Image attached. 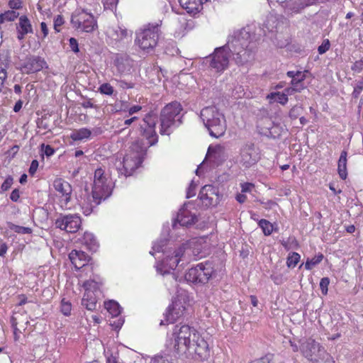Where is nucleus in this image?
I'll return each instance as SVG.
<instances>
[{"mask_svg": "<svg viewBox=\"0 0 363 363\" xmlns=\"http://www.w3.org/2000/svg\"><path fill=\"white\" fill-rule=\"evenodd\" d=\"M352 70L355 72H360L363 70V59L356 61L352 66Z\"/></svg>", "mask_w": 363, "mask_h": 363, "instance_id": "5fc2aeb1", "label": "nucleus"}, {"mask_svg": "<svg viewBox=\"0 0 363 363\" xmlns=\"http://www.w3.org/2000/svg\"><path fill=\"white\" fill-rule=\"evenodd\" d=\"M116 65L120 73H125L130 70V63L128 58L120 57L116 60Z\"/></svg>", "mask_w": 363, "mask_h": 363, "instance_id": "2f4dec72", "label": "nucleus"}, {"mask_svg": "<svg viewBox=\"0 0 363 363\" xmlns=\"http://www.w3.org/2000/svg\"><path fill=\"white\" fill-rule=\"evenodd\" d=\"M330 46V43L328 39H325L323 41L322 44L318 47V51L319 54L323 55L326 52Z\"/></svg>", "mask_w": 363, "mask_h": 363, "instance_id": "c03bdc74", "label": "nucleus"}, {"mask_svg": "<svg viewBox=\"0 0 363 363\" xmlns=\"http://www.w3.org/2000/svg\"><path fill=\"white\" fill-rule=\"evenodd\" d=\"M323 259V255L320 253L311 259H308L305 262V268L308 270L312 269L315 266L318 264Z\"/></svg>", "mask_w": 363, "mask_h": 363, "instance_id": "f704fd0d", "label": "nucleus"}, {"mask_svg": "<svg viewBox=\"0 0 363 363\" xmlns=\"http://www.w3.org/2000/svg\"><path fill=\"white\" fill-rule=\"evenodd\" d=\"M166 240H161L154 243L152 250L155 252H159L162 250L163 247L166 245Z\"/></svg>", "mask_w": 363, "mask_h": 363, "instance_id": "603ef678", "label": "nucleus"}, {"mask_svg": "<svg viewBox=\"0 0 363 363\" xmlns=\"http://www.w3.org/2000/svg\"><path fill=\"white\" fill-rule=\"evenodd\" d=\"M257 128L261 135L267 137L276 138L280 135L279 125H275L269 118L261 119L258 122Z\"/></svg>", "mask_w": 363, "mask_h": 363, "instance_id": "a211bd4d", "label": "nucleus"}, {"mask_svg": "<svg viewBox=\"0 0 363 363\" xmlns=\"http://www.w3.org/2000/svg\"><path fill=\"white\" fill-rule=\"evenodd\" d=\"M330 284V280L328 277H324L321 279L320 281V288L321 289L322 293L325 295L328 293V287Z\"/></svg>", "mask_w": 363, "mask_h": 363, "instance_id": "a18cd8bd", "label": "nucleus"}, {"mask_svg": "<svg viewBox=\"0 0 363 363\" xmlns=\"http://www.w3.org/2000/svg\"><path fill=\"white\" fill-rule=\"evenodd\" d=\"M106 356V363H117L116 356L113 355L112 353H109V350L105 351Z\"/></svg>", "mask_w": 363, "mask_h": 363, "instance_id": "e2e57ef3", "label": "nucleus"}, {"mask_svg": "<svg viewBox=\"0 0 363 363\" xmlns=\"http://www.w3.org/2000/svg\"><path fill=\"white\" fill-rule=\"evenodd\" d=\"M141 109H142L141 106H138V105L133 106L128 109V113H129V115H133V114L140 111Z\"/></svg>", "mask_w": 363, "mask_h": 363, "instance_id": "774afa93", "label": "nucleus"}, {"mask_svg": "<svg viewBox=\"0 0 363 363\" xmlns=\"http://www.w3.org/2000/svg\"><path fill=\"white\" fill-rule=\"evenodd\" d=\"M72 264L77 269L85 267L89 259V255L82 250H73L69 255Z\"/></svg>", "mask_w": 363, "mask_h": 363, "instance_id": "5701e85b", "label": "nucleus"}, {"mask_svg": "<svg viewBox=\"0 0 363 363\" xmlns=\"http://www.w3.org/2000/svg\"><path fill=\"white\" fill-rule=\"evenodd\" d=\"M7 77V73L6 71V68L0 65V91L4 84V82Z\"/></svg>", "mask_w": 363, "mask_h": 363, "instance_id": "6e6d98bb", "label": "nucleus"}, {"mask_svg": "<svg viewBox=\"0 0 363 363\" xmlns=\"http://www.w3.org/2000/svg\"><path fill=\"white\" fill-rule=\"evenodd\" d=\"M347 152L345 150L342 151L338 163H337V172L340 177L342 179H345L347 176Z\"/></svg>", "mask_w": 363, "mask_h": 363, "instance_id": "cd10ccee", "label": "nucleus"}, {"mask_svg": "<svg viewBox=\"0 0 363 363\" xmlns=\"http://www.w3.org/2000/svg\"><path fill=\"white\" fill-rule=\"evenodd\" d=\"M259 226L262 228L265 235H269L274 230L273 225L265 219H261L259 221Z\"/></svg>", "mask_w": 363, "mask_h": 363, "instance_id": "c9c22d12", "label": "nucleus"}, {"mask_svg": "<svg viewBox=\"0 0 363 363\" xmlns=\"http://www.w3.org/2000/svg\"><path fill=\"white\" fill-rule=\"evenodd\" d=\"M82 244L86 247L90 251L96 252L99 247L98 241L95 236L91 233L86 232L84 233L82 240Z\"/></svg>", "mask_w": 363, "mask_h": 363, "instance_id": "a878e982", "label": "nucleus"}, {"mask_svg": "<svg viewBox=\"0 0 363 363\" xmlns=\"http://www.w3.org/2000/svg\"><path fill=\"white\" fill-rule=\"evenodd\" d=\"M84 294L82 304L89 311L96 309L97 303V294L99 293V284L94 280H88L83 283Z\"/></svg>", "mask_w": 363, "mask_h": 363, "instance_id": "ddd939ff", "label": "nucleus"}, {"mask_svg": "<svg viewBox=\"0 0 363 363\" xmlns=\"http://www.w3.org/2000/svg\"><path fill=\"white\" fill-rule=\"evenodd\" d=\"M283 92L288 97L289 95H292L295 92H301V91H299L298 88L296 87V86H293L292 85H291V86L286 88Z\"/></svg>", "mask_w": 363, "mask_h": 363, "instance_id": "052dcab7", "label": "nucleus"}, {"mask_svg": "<svg viewBox=\"0 0 363 363\" xmlns=\"http://www.w3.org/2000/svg\"><path fill=\"white\" fill-rule=\"evenodd\" d=\"M118 0H102L105 9L113 11L116 9Z\"/></svg>", "mask_w": 363, "mask_h": 363, "instance_id": "37998d69", "label": "nucleus"}, {"mask_svg": "<svg viewBox=\"0 0 363 363\" xmlns=\"http://www.w3.org/2000/svg\"><path fill=\"white\" fill-rule=\"evenodd\" d=\"M56 228L67 233L77 232L82 225V219L78 214L60 215L55 222Z\"/></svg>", "mask_w": 363, "mask_h": 363, "instance_id": "4468645a", "label": "nucleus"}, {"mask_svg": "<svg viewBox=\"0 0 363 363\" xmlns=\"http://www.w3.org/2000/svg\"><path fill=\"white\" fill-rule=\"evenodd\" d=\"M15 233L19 234H30L32 233V229L28 227H23L16 225H13L11 228Z\"/></svg>", "mask_w": 363, "mask_h": 363, "instance_id": "a19ab883", "label": "nucleus"}, {"mask_svg": "<svg viewBox=\"0 0 363 363\" xmlns=\"http://www.w3.org/2000/svg\"><path fill=\"white\" fill-rule=\"evenodd\" d=\"M151 363H172L163 356H156L151 360Z\"/></svg>", "mask_w": 363, "mask_h": 363, "instance_id": "bf43d9fd", "label": "nucleus"}, {"mask_svg": "<svg viewBox=\"0 0 363 363\" xmlns=\"http://www.w3.org/2000/svg\"><path fill=\"white\" fill-rule=\"evenodd\" d=\"M19 198H20L19 190L17 189H15L14 190L12 191V192L10 195V199L11 201L16 202L18 201Z\"/></svg>", "mask_w": 363, "mask_h": 363, "instance_id": "69168bd1", "label": "nucleus"}, {"mask_svg": "<svg viewBox=\"0 0 363 363\" xmlns=\"http://www.w3.org/2000/svg\"><path fill=\"white\" fill-rule=\"evenodd\" d=\"M186 292L184 291L179 292L165 313V320L167 324L174 323L184 315L186 308Z\"/></svg>", "mask_w": 363, "mask_h": 363, "instance_id": "9b49d317", "label": "nucleus"}, {"mask_svg": "<svg viewBox=\"0 0 363 363\" xmlns=\"http://www.w3.org/2000/svg\"><path fill=\"white\" fill-rule=\"evenodd\" d=\"M38 167V162L36 160L32 161L30 168L28 169V172L31 176H33Z\"/></svg>", "mask_w": 363, "mask_h": 363, "instance_id": "13d9d810", "label": "nucleus"}, {"mask_svg": "<svg viewBox=\"0 0 363 363\" xmlns=\"http://www.w3.org/2000/svg\"><path fill=\"white\" fill-rule=\"evenodd\" d=\"M69 45L73 52H77L79 51L78 43L75 38H71L69 39Z\"/></svg>", "mask_w": 363, "mask_h": 363, "instance_id": "0e129e2a", "label": "nucleus"}, {"mask_svg": "<svg viewBox=\"0 0 363 363\" xmlns=\"http://www.w3.org/2000/svg\"><path fill=\"white\" fill-rule=\"evenodd\" d=\"M12 184H13V178L11 177H8L4 182V183L1 184V191H7L9 189L11 188Z\"/></svg>", "mask_w": 363, "mask_h": 363, "instance_id": "864d4df0", "label": "nucleus"}, {"mask_svg": "<svg viewBox=\"0 0 363 363\" xmlns=\"http://www.w3.org/2000/svg\"><path fill=\"white\" fill-rule=\"evenodd\" d=\"M254 185L251 183H244L241 184L242 193L250 192L254 189Z\"/></svg>", "mask_w": 363, "mask_h": 363, "instance_id": "680f3d73", "label": "nucleus"}, {"mask_svg": "<svg viewBox=\"0 0 363 363\" xmlns=\"http://www.w3.org/2000/svg\"><path fill=\"white\" fill-rule=\"evenodd\" d=\"M9 6L13 11L18 10L22 8L23 2L21 0H9Z\"/></svg>", "mask_w": 363, "mask_h": 363, "instance_id": "de8ad7c7", "label": "nucleus"}, {"mask_svg": "<svg viewBox=\"0 0 363 363\" xmlns=\"http://www.w3.org/2000/svg\"><path fill=\"white\" fill-rule=\"evenodd\" d=\"M16 29L17 30L23 31V33H33L32 25L26 16H21L19 17Z\"/></svg>", "mask_w": 363, "mask_h": 363, "instance_id": "7c9ffc66", "label": "nucleus"}, {"mask_svg": "<svg viewBox=\"0 0 363 363\" xmlns=\"http://www.w3.org/2000/svg\"><path fill=\"white\" fill-rule=\"evenodd\" d=\"M306 78V75L304 72L298 71V75L291 81V85L293 86H296V88L299 89V91H301L305 89V86L303 84V81Z\"/></svg>", "mask_w": 363, "mask_h": 363, "instance_id": "72a5a7b5", "label": "nucleus"}, {"mask_svg": "<svg viewBox=\"0 0 363 363\" xmlns=\"http://www.w3.org/2000/svg\"><path fill=\"white\" fill-rule=\"evenodd\" d=\"M252 37L250 28H244L236 33L228 43L215 50L211 56V67L217 72H223L229 64V51L237 65H244L253 59L251 47Z\"/></svg>", "mask_w": 363, "mask_h": 363, "instance_id": "f257e3e1", "label": "nucleus"}, {"mask_svg": "<svg viewBox=\"0 0 363 363\" xmlns=\"http://www.w3.org/2000/svg\"><path fill=\"white\" fill-rule=\"evenodd\" d=\"M267 99L269 101L270 104L277 102L283 106L286 105L289 101V98L283 91L271 92L267 96Z\"/></svg>", "mask_w": 363, "mask_h": 363, "instance_id": "c756f323", "label": "nucleus"}, {"mask_svg": "<svg viewBox=\"0 0 363 363\" xmlns=\"http://www.w3.org/2000/svg\"><path fill=\"white\" fill-rule=\"evenodd\" d=\"M196 186V185L194 184V181H191V182L188 188L187 192H186L187 198H191L195 195Z\"/></svg>", "mask_w": 363, "mask_h": 363, "instance_id": "4d7b16f0", "label": "nucleus"}, {"mask_svg": "<svg viewBox=\"0 0 363 363\" xmlns=\"http://www.w3.org/2000/svg\"><path fill=\"white\" fill-rule=\"evenodd\" d=\"M363 90V80L359 81L357 83L356 86L354 88V91L352 95L354 98H358L359 95Z\"/></svg>", "mask_w": 363, "mask_h": 363, "instance_id": "3c124183", "label": "nucleus"}, {"mask_svg": "<svg viewBox=\"0 0 363 363\" xmlns=\"http://www.w3.org/2000/svg\"><path fill=\"white\" fill-rule=\"evenodd\" d=\"M157 121V116L148 113L140 125L143 135L146 138V143L140 145L136 143L133 145L131 150L127 153L123 160H116L115 166L119 174L125 177L130 176L142 163V157L147 147L157 143V136L155 132V125Z\"/></svg>", "mask_w": 363, "mask_h": 363, "instance_id": "f03ea898", "label": "nucleus"}, {"mask_svg": "<svg viewBox=\"0 0 363 363\" xmlns=\"http://www.w3.org/2000/svg\"><path fill=\"white\" fill-rule=\"evenodd\" d=\"M182 110L181 104L176 101L164 107L160 114L161 135H169L172 128L177 127L181 123Z\"/></svg>", "mask_w": 363, "mask_h": 363, "instance_id": "0eeeda50", "label": "nucleus"}, {"mask_svg": "<svg viewBox=\"0 0 363 363\" xmlns=\"http://www.w3.org/2000/svg\"><path fill=\"white\" fill-rule=\"evenodd\" d=\"M184 254V247H179L178 249L174 250L173 252H169L164 259L156 265V270L158 273L164 275L170 273L171 270H174L179 262L182 261V257Z\"/></svg>", "mask_w": 363, "mask_h": 363, "instance_id": "f8f14e48", "label": "nucleus"}, {"mask_svg": "<svg viewBox=\"0 0 363 363\" xmlns=\"http://www.w3.org/2000/svg\"><path fill=\"white\" fill-rule=\"evenodd\" d=\"M64 19L62 16L58 15L54 19V28L57 32H60V28L63 25Z\"/></svg>", "mask_w": 363, "mask_h": 363, "instance_id": "8fccbe9b", "label": "nucleus"}, {"mask_svg": "<svg viewBox=\"0 0 363 363\" xmlns=\"http://www.w3.org/2000/svg\"><path fill=\"white\" fill-rule=\"evenodd\" d=\"M160 35L159 23H149L136 33L135 43L143 51L150 53L157 46Z\"/></svg>", "mask_w": 363, "mask_h": 363, "instance_id": "423d86ee", "label": "nucleus"}, {"mask_svg": "<svg viewBox=\"0 0 363 363\" xmlns=\"http://www.w3.org/2000/svg\"><path fill=\"white\" fill-rule=\"evenodd\" d=\"M41 151L47 157H50L55 153V150L49 145L42 144Z\"/></svg>", "mask_w": 363, "mask_h": 363, "instance_id": "09e8293b", "label": "nucleus"}, {"mask_svg": "<svg viewBox=\"0 0 363 363\" xmlns=\"http://www.w3.org/2000/svg\"><path fill=\"white\" fill-rule=\"evenodd\" d=\"M113 182L108 172L102 167L97 168L94 174L91 194L96 203L108 198L113 190Z\"/></svg>", "mask_w": 363, "mask_h": 363, "instance_id": "39448f33", "label": "nucleus"}, {"mask_svg": "<svg viewBox=\"0 0 363 363\" xmlns=\"http://www.w3.org/2000/svg\"><path fill=\"white\" fill-rule=\"evenodd\" d=\"M315 2L316 0H287L283 2L282 7L288 14L298 13Z\"/></svg>", "mask_w": 363, "mask_h": 363, "instance_id": "aec40b11", "label": "nucleus"}, {"mask_svg": "<svg viewBox=\"0 0 363 363\" xmlns=\"http://www.w3.org/2000/svg\"><path fill=\"white\" fill-rule=\"evenodd\" d=\"M72 305L71 303L62 299L61 301V311L65 315H69L71 314Z\"/></svg>", "mask_w": 363, "mask_h": 363, "instance_id": "ea45409f", "label": "nucleus"}, {"mask_svg": "<svg viewBox=\"0 0 363 363\" xmlns=\"http://www.w3.org/2000/svg\"><path fill=\"white\" fill-rule=\"evenodd\" d=\"M99 90L102 94L108 96H111L114 91L113 87L108 83L102 84L99 86Z\"/></svg>", "mask_w": 363, "mask_h": 363, "instance_id": "4c0bfd02", "label": "nucleus"}, {"mask_svg": "<svg viewBox=\"0 0 363 363\" xmlns=\"http://www.w3.org/2000/svg\"><path fill=\"white\" fill-rule=\"evenodd\" d=\"M228 155L225 147L221 145H210L208 149L206 158L216 165H219L226 160Z\"/></svg>", "mask_w": 363, "mask_h": 363, "instance_id": "6ab92c4d", "label": "nucleus"}, {"mask_svg": "<svg viewBox=\"0 0 363 363\" xmlns=\"http://www.w3.org/2000/svg\"><path fill=\"white\" fill-rule=\"evenodd\" d=\"M40 30L43 33V38H45L48 35V28L47 24L45 22L40 23Z\"/></svg>", "mask_w": 363, "mask_h": 363, "instance_id": "338daca9", "label": "nucleus"}, {"mask_svg": "<svg viewBox=\"0 0 363 363\" xmlns=\"http://www.w3.org/2000/svg\"><path fill=\"white\" fill-rule=\"evenodd\" d=\"M45 67H47L46 62L38 56L27 58L23 65V72L27 74L39 72Z\"/></svg>", "mask_w": 363, "mask_h": 363, "instance_id": "4be33fe9", "label": "nucleus"}, {"mask_svg": "<svg viewBox=\"0 0 363 363\" xmlns=\"http://www.w3.org/2000/svg\"><path fill=\"white\" fill-rule=\"evenodd\" d=\"M200 117L211 136L218 138L225 134L227 128L226 121L224 115L216 106L203 108Z\"/></svg>", "mask_w": 363, "mask_h": 363, "instance_id": "20e7f679", "label": "nucleus"}, {"mask_svg": "<svg viewBox=\"0 0 363 363\" xmlns=\"http://www.w3.org/2000/svg\"><path fill=\"white\" fill-rule=\"evenodd\" d=\"M177 220L180 225L187 227L194 224L196 220V218L194 214H192L188 210L182 208L179 210Z\"/></svg>", "mask_w": 363, "mask_h": 363, "instance_id": "393cba45", "label": "nucleus"}, {"mask_svg": "<svg viewBox=\"0 0 363 363\" xmlns=\"http://www.w3.org/2000/svg\"><path fill=\"white\" fill-rule=\"evenodd\" d=\"M53 187L60 197V203L62 208H69V202L71 200L72 189L71 185L62 179L57 178L53 182Z\"/></svg>", "mask_w": 363, "mask_h": 363, "instance_id": "2eb2a0df", "label": "nucleus"}, {"mask_svg": "<svg viewBox=\"0 0 363 363\" xmlns=\"http://www.w3.org/2000/svg\"><path fill=\"white\" fill-rule=\"evenodd\" d=\"M91 135V130L86 128H82L79 129L74 130L71 134L70 138L74 141H82L89 139Z\"/></svg>", "mask_w": 363, "mask_h": 363, "instance_id": "c85d7f7f", "label": "nucleus"}, {"mask_svg": "<svg viewBox=\"0 0 363 363\" xmlns=\"http://www.w3.org/2000/svg\"><path fill=\"white\" fill-rule=\"evenodd\" d=\"M300 350L306 358L313 362H318L320 360H327L330 358L325 348L311 338L301 343Z\"/></svg>", "mask_w": 363, "mask_h": 363, "instance_id": "1a4fd4ad", "label": "nucleus"}, {"mask_svg": "<svg viewBox=\"0 0 363 363\" xmlns=\"http://www.w3.org/2000/svg\"><path fill=\"white\" fill-rule=\"evenodd\" d=\"M175 355L185 357L206 359L209 355L207 342L194 328L184 325H176L170 340Z\"/></svg>", "mask_w": 363, "mask_h": 363, "instance_id": "7ed1b4c3", "label": "nucleus"}, {"mask_svg": "<svg viewBox=\"0 0 363 363\" xmlns=\"http://www.w3.org/2000/svg\"><path fill=\"white\" fill-rule=\"evenodd\" d=\"M208 0H179L180 6L184 9L187 13L195 15L203 9V1Z\"/></svg>", "mask_w": 363, "mask_h": 363, "instance_id": "b1692460", "label": "nucleus"}, {"mask_svg": "<svg viewBox=\"0 0 363 363\" xmlns=\"http://www.w3.org/2000/svg\"><path fill=\"white\" fill-rule=\"evenodd\" d=\"M106 33L112 43L124 41L130 38L132 35V31L128 30L123 26H110L107 28Z\"/></svg>", "mask_w": 363, "mask_h": 363, "instance_id": "f3484780", "label": "nucleus"}, {"mask_svg": "<svg viewBox=\"0 0 363 363\" xmlns=\"http://www.w3.org/2000/svg\"><path fill=\"white\" fill-rule=\"evenodd\" d=\"M259 158V151L253 144L245 145L241 149L240 162L245 167L248 168L255 164Z\"/></svg>", "mask_w": 363, "mask_h": 363, "instance_id": "dca6fc26", "label": "nucleus"}, {"mask_svg": "<svg viewBox=\"0 0 363 363\" xmlns=\"http://www.w3.org/2000/svg\"><path fill=\"white\" fill-rule=\"evenodd\" d=\"M199 197L206 206H214L218 199V194L214 186L206 185L201 189Z\"/></svg>", "mask_w": 363, "mask_h": 363, "instance_id": "412c9836", "label": "nucleus"}, {"mask_svg": "<svg viewBox=\"0 0 363 363\" xmlns=\"http://www.w3.org/2000/svg\"><path fill=\"white\" fill-rule=\"evenodd\" d=\"M302 111L303 107L296 105L291 108L289 113V117L293 120L296 119L301 114Z\"/></svg>", "mask_w": 363, "mask_h": 363, "instance_id": "58836bf2", "label": "nucleus"}, {"mask_svg": "<svg viewBox=\"0 0 363 363\" xmlns=\"http://www.w3.org/2000/svg\"><path fill=\"white\" fill-rule=\"evenodd\" d=\"M7 18V21H15L19 16V13L16 11L8 10L4 13Z\"/></svg>", "mask_w": 363, "mask_h": 363, "instance_id": "49530a36", "label": "nucleus"}, {"mask_svg": "<svg viewBox=\"0 0 363 363\" xmlns=\"http://www.w3.org/2000/svg\"><path fill=\"white\" fill-rule=\"evenodd\" d=\"M271 279L274 281V283L277 285L281 284L284 282L285 278L284 277V275L280 273H275L271 274Z\"/></svg>", "mask_w": 363, "mask_h": 363, "instance_id": "79ce46f5", "label": "nucleus"}, {"mask_svg": "<svg viewBox=\"0 0 363 363\" xmlns=\"http://www.w3.org/2000/svg\"><path fill=\"white\" fill-rule=\"evenodd\" d=\"M105 308L108 313L113 317L118 316L121 313V307L119 304L114 301H109L105 303Z\"/></svg>", "mask_w": 363, "mask_h": 363, "instance_id": "473e14b6", "label": "nucleus"}, {"mask_svg": "<svg viewBox=\"0 0 363 363\" xmlns=\"http://www.w3.org/2000/svg\"><path fill=\"white\" fill-rule=\"evenodd\" d=\"M99 204V203H96L95 202V199L93 196V194H91V196H86L80 203L82 212L85 216L90 215L94 208Z\"/></svg>", "mask_w": 363, "mask_h": 363, "instance_id": "bb28decb", "label": "nucleus"}, {"mask_svg": "<svg viewBox=\"0 0 363 363\" xmlns=\"http://www.w3.org/2000/svg\"><path fill=\"white\" fill-rule=\"evenodd\" d=\"M300 257V255L296 252L289 254L286 261L287 266L291 268L295 267L299 262Z\"/></svg>", "mask_w": 363, "mask_h": 363, "instance_id": "e433bc0d", "label": "nucleus"}, {"mask_svg": "<svg viewBox=\"0 0 363 363\" xmlns=\"http://www.w3.org/2000/svg\"><path fill=\"white\" fill-rule=\"evenodd\" d=\"M87 8H77L72 14V26L79 32L91 33L97 28V21Z\"/></svg>", "mask_w": 363, "mask_h": 363, "instance_id": "6e6552de", "label": "nucleus"}, {"mask_svg": "<svg viewBox=\"0 0 363 363\" xmlns=\"http://www.w3.org/2000/svg\"><path fill=\"white\" fill-rule=\"evenodd\" d=\"M213 272V269L211 263H200L189 269L185 274V279L191 283L205 284L208 281Z\"/></svg>", "mask_w": 363, "mask_h": 363, "instance_id": "9d476101", "label": "nucleus"}]
</instances>
